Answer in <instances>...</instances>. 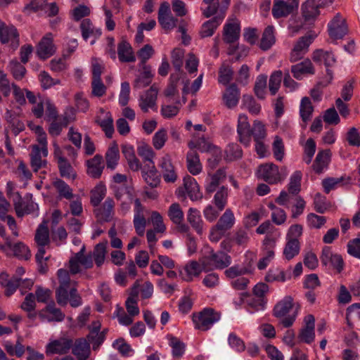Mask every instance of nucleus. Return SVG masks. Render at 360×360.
<instances>
[{
  "label": "nucleus",
  "mask_w": 360,
  "mask_h": 360,
  "mask_svg": "<svg viewBox=\"0 0 360 360\" xmlns=\"http://www.w3.org/2000/svg\"><path fill=\"white\" fill-rule=\"evenodd\" d=\"M300 309V304L295 303L291 296L287 295L275 304L273 315L276 318L283 319L281 324L285 328H289L295 322Z\"/></svg>",
  "instance_id": "1"
},
{
  "label": "nucleus",
  "mask_w": 360,
  "mask_h": 360,
  "mask_svg": "<svg viewBox=\"0 0 360 360\" xmlns=\"http://www.w3.org/2000/svg\"><path fill=\"white\" fill-rule=\"evenodd\" d=\"M199 262L204 271L224 269L231 264V257L224 251L215 252L211 247H206Z\"/></svg>",
  "instance_id": "2"
},
{
  "label": "nucleus",
  "mask_w": 360,
  "mask_h": 360,
  "mask_svg": "<svg viewBox=\"0 0 360 360\" xmlns=\"http://www.w3.org/2000/svg\"><path fill=\"white\" fill-rule=\"evenodd\" d=\"M257 178L269 184H276L283 181L286 176V169L279 168L274 163H266L258 167L257 171Z\"/></svg>",
  "instance_id": "3"
},
{
  "label": "nucleus",
  "mask_w": 360,
  "mask_h": 360,
  "mask_svg": "<svg viewBox=\"0 0 360 360\" xmlns=\"http://www.w3.org/2000/svg\"><path fill=\"white\" fill-rule=\"evenodd\" d=\"M221 319V313L212 308H205L199 313L193 314L192 321L195 329L207 331Z\"/></svg>",
  "instance_id": "4"
},
{
  "label": "nucleus",
  "mask_w": 360,
  "mask_h": 360,
  "mask_svg": "<svg viewBox=\"0 0 360 360\" xmlns=\"http://www.w3.org/2000/svg\"><path fill=\"white\" fill-rule=\"evenodd\" d=\"M316 37V34L313 32H309L304 36L300 37L291 50L289 58L290 61L295 63L303 58L304 55L309 51V46Z\"/></svg>",
  "instance_id": "5"
},
{
  "label": "nucleus",
  "mask_w": 360,
  "mask_h": 360,
  "mask_svg": "<svg viewBox=\"0 0 360 360\" xmlns=\"http://www.w3.org/2000/svg\"><path fill=\"white\" fill-rule=\"evenodd\" d=\"M101 324L99 321H94L89 326V333L85 338L87 342L92 345L94 351L98 350L104 342L106 335L108 332V328H104L101 331Z\"/></svg>",
  "instance_id": "6"
},
{
  "label": "nucleus",
  "mask_w": 360,
  "mask_h": 360,
  "mask_svg": "<svg viewBox=\"0 0 360 360\" xmlns=\"http://www.w3.org/2000/svg\"><path fill=\"white\" fill-rule=\"evenodd\" d=\"M84 252L85 245H83L80 250L70 258L69 261V268L72 274H76L80 272V264L85 269H90L93 266L91 255H85Z\"/></svg>",
  "instance_id": "7"
},
{
  "label": "nucleus",
  "mask_w": 360,
  "mask_h": 360,
  "mask_svg": "<svg viewBox=\"0 0 360 360\" xmlns=\"http://www.w3.org/2000/svg\"><path fill=\"white\" fill-rule=\"evenodd\" d=\"M0 41L2 44H8L14 51L19 46V34L13 25L0 22Z\"/></svg>",
  "instance_id": "8"
},
{
  "label": "nucleus",
  "mask_w": 360,
  "mask_h": 360,
  "mask_svg": "<svg viewBox=\"0 0 360 360\" xmlns=\"http://www.w3.org/2000/svg\"><path fill=\"white\" fill-rule=\"evenodd\" d=\"M240 34V21L236 18H229L223 28V41L229 44L236 42Z\"/></svg>",
  "instance_id": "9"
},
{
  "label": "nucleus",
  "mask_w": 360,
  "mask_h": 360,
  "mask_svg": "<svg viewBox=\"0 0 360 360\" xmlns=\"http://www.w3.org/2000/svg\"><path fill=\"white\" fill-rule=\"evenodd\" d=\"M38 315L42 321L48 322H61L65 318V314L60 309L56 307L53 300H51L44 308L41 309Z\"/></svg>",
  "instance_id": "10"
},
{
  "label": "nucleus",
  "mask_w": 360,
  "mask_h": 360,
  "mask_svg": "<svg viewBox=\"0 0 360 360\" xmlns=\"http://www.w3.org/2000/svg\"><path fill=\"white\" fill-rule=\"evenodd\" d=\"M312 59L314 62L324 63L325 66L327 68V84H329L333 78V71L328 68L333 66L336 62L334 54L330 51H325L322 49H317L314 51Z\"/></svg>",
  "instance_id": "11"
},
{
  "label": "nucleus",
  "mask_w": 360,
  "mask_h": 360,
  "mask_svg": "<svg viewBox=\"0 0 360 360\" xmlns=\"http://www.w3.org/2000/svg\"><path fill=\"white\" fill-rule=\"evenodd\" d=\"M72 346V340L68 338H60L48 343L46 346V353L50 354H67Z\"/></svg>",
  "instance_id": "12"
},
{
  "label": "nucleus",
  "mask_w": 360,
  "mask_h": 360,
  "mask_svg": "<svg viewBox=\"0 0 360 360\" xmlns=\"http://www.w3.org/2000/svg\"><path fill=\"white\" fill-rule=\"evenodd\" d=\"M158 19L160 25L165 30H172L177 22V18L174 17L171 13L169 4L166 1L160 4Z\"/></svg>",
  "instance_id": "13"
},
{
  "label": "nucleus",
  "mask_w": 360,
  "mask_h": 360,
  "mask_svg": "<svg viewBox=\"0 0 360 360\" xmlns=\"http://www.w3.org/2000/svg\"><path fill=\"white\" fill-rule=\"evenodd\" d=\"M226 178V168L221 167L214 173H208L205 180V190L207 194H211L219 189V185Z\"/></svg>",
  "instance_id": "14"
},
{
  "label": "nucleus",
  "mask_w": 360,
  "mask_h": 360,
  "mask_svg": "<svg viewBox=\"0 0 360 360\" xmlns=\"http://www.w3.org/2000/svg\"><path fill=\"white\" fill-rule=\"evenodd\" d=\"M321 262L324 266H329L340 273L344 269V261L341 255L333 254L330 248L325 247L321 255Z\"/></svg>",
  "instance_id": "15"
},
{
  "label": "nucleus",
  "mask_w": 360,
  "mask_h": 360,
  "mask_svg": "<svg viewBox=\"0 0 360 360\" xmlns=\"http://www.w3.org/2000/svg\"><path fill=\"white\" fill-rule=\"evenodd\" d=\"M158 92V89L153 84L148 90L141 95L139 99V105L143 112H148L150 108L157 111Z\"/></svg>",
  "instance_id": "16"
},
{
  "label": "nucleus",
  "mask_w": 360,
  "mask_h": 360,
  "mask_svg": "<svg viewBox=\"0 0 360 360\" xmlns=\"http://www.w3.org/2000/svg\"><path fill=\"white\" fill-rule=\"evenodd\" d=\"M299 6L297 0H292L291 3H287L283 0H274L272 7V15L278 19L287 17L292 13Z\"/></svg>",
  "instance_id": "17"
},
{
  "label": "nucleus",
  "mask_w": 360,
  "mask_h": 360,
  "mask_svg": "<svg viewBox=\"0 0 360 360\" xmlns=\"http://www.w3.org/2000/svg\"><path fill=\"white\" fill-rule=\"evenodd\" d=\"M250 124L247 115L240 114L238 119L237 133L239 141L245 146H248L251 140Z\"/></svg>",
  "instance_id": "18"
},
{
  "label": "nucleus",
  "mask_w": 360,
  "mask_h": 360,
  "mask_svg": "<svg viewBox=\"0 0 360 360\" xmlns=\"http://www.w3.org/2000/svg\"><path fill=\"white\" fill-rule=\"evenodd\" d=\"M126 197L125 199L127 201H123L121 203L120 212L122 214L124 215L131 207V204L134 200V189L130 186H124L118 188L115 192V198L118 200H122L123 197Z\"/></svg>",
  "instance_id": "19"
},
{
  "label": "nucleus",
  "mask_w": 360,
  "mask_h": 360,
  "mask_svg": "<svg viewBox=\"0 0 360 360\" xmlns=\"http://www.w3.org/2000/svg\"><path fill=\"white\" fill-rule=\"evenodd\" d=\"M159 167L166 182L174 183L176 180L177 174L169 154H165L160 159Z\"/></svg>",
  "instance_id": "20"
},
{
  "label": "nucleus",
  "mask_w": 360,
  "mask_h": 360,
  "mask_svg": "<svg viewBox=\"0 0 360 360\" xmlns=\"http://www.w3.org/2000/svg\"><path fill=\"white\" fill-rule=\"evenodd\" d=\"M328 27L330 37L335 39H342L347 32L345 22L338 13L328 23Z\"/></svg>",
  "instance_id": "21"
},
{
  "label": "nucleus",
  "mask_w": 360,
  "mask_h": 360,
  "mask_svg": "<svg viewBox=\"0 0 360 360\" xmlns=\"http://www.w3.org/2000/svg\"><path fill=\"white\" fill-rule=\"evenodd\" d=\"M72 353L77 360H87L91 355V346L87 340L84 338H77L72 341Z\"/></svg>",
  "instance_id": "22"
},
{
  "label": "nucleus",
  "mask_w": 360,
  "mask_h": 360,
  "mask_svg": "<svg viewBox=\"0 0 360 360\" xmlns=\"http://www.w3.org/2000/svg\"><path fill=\"white\" fill-rule=\"evenodd\" d=\"M332 153L330 149L320 150L313 162L312 168L317 174L323 173L328 169L331 161Z\"/></svg>",
  "instance_id": "23"
},
{
  "label": "nucleus",
  "mask_w": 360,
  "mask_h": 360,
  "mask_svg": "<svg viewBox=\"0 0 360 360\" xmlns=\"http://www.w3.org/2000/svg\"><path fill=\"white\" fill-rule=\"evenodd\" d=\"M305 326L300 330L298 338L307 344H310L314 340L315 338V319L311 314H309L304 318Z\"/></svg>",
  "instance_id": "24"
},
{
  "label": "nucleus",
  "mask_w": 360,
  "mask_h": 360,
  "mask_svg": "<svg viewBox=\"0 0 360 360\" xmlns=\"http://www.w3.org/2000/svg\"><path fill=\"white\" fill-rule=\"evenodd\" d=\"M95 122L99 125L108 138H111L114 133L113 120L110 112L100 109L99 115L95 118Z\"/></svg>",
  "instance_id": "25"
},
{
  "label": "nucleus",
  "mask_w": 360,
  "mask_h": 360,
  "mask_svg": "<svg viewBox=\"0 0 360 360\" xmlns=\"http://www.w3.org/2000/svg\"><path fill=\"white\" fill-rule=\"evenodd\" d=\"M55 51L52 34L49 33L39 41L37 46V53L41 59L45 60L53 56Z\"/></svg>",
  "instance_id": "26"
},
{
  "label": "nucleus",
  "mask_w": 360,
  "mask_h": 360,
  "mask_svg": "<svg viewBox=\"0 0 360 360\" xmlns=\"http://www.w3.org/2000/svg\"><path fill=\"white\" fill-rule=\"evenodd\" d=\"M20 278L17 276L9 277L8 274L4 271L0 274V285L5 288L4 295L11 297L20 286Z\"/></svg>",
  "instance_id": "27"
},
{
  "label": "nucleus",
  "mask_w": 360,
  "mask_h": 360,
  "mask_svg": "<svg viewBox=\"0 0 360 360\" xmlns=\"http://www.w3.org/2000/svg\"><path fill=\"white\" fill-rule=\"evenodd\" d=\"M202 271L204 270L200 262L191 261L179 271V275L184 281L191 282L194 277L198 276Z\"/></svg>",
  "instance_id": "28"
},
{
  "label": "nucleus",
  "mask_w": 360,
  "mask_h": 360,
  "mask_svg": "<svg viewBox=\"0 0 360 360\" xmlns=\"http://www.w3.org/2000/svg\"><path fill=\"white\" fill-rule=\"evenodd\" d=\"M87 170L89 176L94 179H99L104 169V163L102 155H96L94 158L86 161Z\"/></svg>",
  "instance_id": "29"
},
{
  "label": "nucleus",
  "mask_w": 360,
  "mask_h": 360,
  "mask_svg": "<svg viewBox=\"0 0 360 360\" xmlns=\"http://www.w3.org/2000/svg\"><path fill=\"white\" fill-rule=\"evenodd\" d=\"M117 57L121 63H134L136 60L132 46L126 40L118 44Z\"/></svg>",
  "instance_id": "30"
},
{
  "label": "nucleus",
  "mask_w": 360,
  "mask_h": 360,
  "mask_svg": "<svg viewBox=\"0 0 360 360\" xmlns=\"http://www.w3.org/2000/svg\"><path fill=\"white\" fill-rule=\"evenodd\" d=\"M139 296V282L136 281L131 288L129 296L125 302V307L127 313L130 316H136L139 314V308L138 307L137 298Z\"/></svg>",
  "instance_id": "31"
},
{
  "label": "nucleus",
  "mask_w": 360,
  "mask_h": 360,
  "mask_svg": "<svg viewBox=\"0 0 360 360\" xmlns=\"http://www.w3.org/2000/svg\"><path fill=\"white\" fill-rule=\"evenodd\" d=\"M291 72L295 79L300 80L306 75H314L315 71L311 60L306 59L301 63L292 65Z\"/></svg>",
  "instance_id": "32"
},
{
  "label": "nucleus",
  "mask_w": 360,
  "mask_h": 360,
  "mask_svg": "<svg viewBox=\"0 0 360 360\" xmlns=\"http://www.w3.org/2000/svg\"><path fill=\"white\" fill-rule=\"evenodd\" d=\"M224 13H217L212 19L205 22L200 29V34L202 37H208L214 34L215 30L224 19Z\"/></svg>",
  "instance_id": "33"
},
{
  "label": "nucleus",
  "mask_w": 360,
  "mask_h": 360,
  "mask_svg": "<svg viewBox=\"0 0 360 360\" xmlns=\"http://www.w3.org/2000/svg\"><path fill=\"white\" fill-rule=\"evenodd\" d=\"M114 200L110 198H108L101 207L94 210L95 214L100 220L110 221L114 215Z\"/></svg>",
  "instance_id": "34"
},
{
  "label": "nucleus",
  "mask_w": 360,
  "mask_h": 360,
  "mask_svg": "<svg viewBox=\"0 0 360 360\" xmlns=\"http://www.w3.org/2000/svg\"><path fill=\"white\" fill-rule=\"evenodd\" d=\"M42 157H44L43 149H40L38 145H33L30 153V164L34 172L46 167L47 161L45 158L42 159Z\"/></svg>",
  "instance_id": "35"
},
{
  "label": "nucleus",
  "mask_w": 360,
  "mask_h": 360,
  "mask_svg": "<svg viewBox=\"0 0 360 360\" xmlns=\"http://www.w3.org/2000/svg\"><path fill=\"white\" fill-rule=\"evenodd\" d=\"M321 4L315 0H307L302 6V16L306 21L314 20L319 14Z\"/></svg>",
  "instance_id": "36"
},
{
  "label": "nucleus",
  "mask_w": 360,
  "mask_h": 360,
  "mask_svg": "<svg viewBox=\"0 0 360 360\" xmlns=\"http://www.w3.org/2000/svg\"><path fill=\"white\" fill-rule=\"evenodd\" d=\"M240 98V90L236 84H230L223 95V100L228 108H233L238 105Z\"/></svg>",
  "instance_id": "37"
},
{
  "label": "nucleus",
  "mask_w": 360,
  "mask_h": 360,
  "mask_svg": "<svg viewBox=\"0 0 360 360\" xmlns=\"http://www.w3.org/2000/svg\"><path fill=\"white\" fill-rule=\"evenodd\" d=\"M184 185L191 200L195 201L202 198V195L200 191V187L193 177L186 175L184 178Z\"/></svg>",
  "instance_id": "38"
},
{
  "label": "nucleus",
  "mask_w": 360,
  "mask_h": 360,
  "mask_svg": "<svg viewBox=\"0 0 360 360\" xmlns=\"http://www.w3.org/2000/svg\"><path fill=\"white\" fill-rule=\"evenodd\" d=\"M7 248L11 249L15 257L20 259L28 260L31 257V252L29 248L23 243L18 242L12 244L9 238H6Z\"/></svg>",
  "instance_id": "39"
},
{
  "label": "nucleus",
  "mask_w": 360,
  "mask_h": 360,
  "mask_svg": "<svg viewBox=\"0 0 360 360\" xmlns=\"http://www.w3.org/2000/svg\"><path fill=\"white\" fill-rule=\"evenodd\" d=\"M142 176L150 186L156 187L158 186L159 179L154 162L144 165L142 169Z\"/></svg>",
  "instance_id": "40"
},
{
  "label": "nucleus",
  "mask_w": 360,
  "mask_h": 360,
  "mask_svg": "<svg viewBox=\"0 0 360 360\" xmlns=\"http://www.w3.org/2000/svg\"><path fill=\"white\" fill-rule=\"evenodd\" d=\"M275 43V28L273 25H268L262 33L259 46L262 51H268Z\"/></svg>",
  "instance_id": "41"
},
{
  "label": "nucleus",
  "mask_w": 360,
  "mask_h": 360,
  "mask_svg": "<svg viewBox=\"0 0 360 360\" xmlns=\"http://www.w3.org/2000/svg\"><path fill=\"white\" fill-rule=\"evenodd\" d=\"M186 164L188 172L193 175H197L202 172V165L198 153L193 150L188 152L186 155Z\"/></svg>",
  "instance_id": "42"
},
{
  "label": "nucleus",
  "mask_w": 360,
  "mask_h": 360,
  "mask_svg": "<svg viewBox=\"0 0 360 360\" xmlns=\"http://www.w3.org/2000/svg\"><path fill=\"white\" fill-rule=\"evenodd\" d=\"M52 185L58 193L59 198H64L68 200L73 198L74 194L72 189L63 180L56 178L52 181Z\"/></svg>",
  "instance_id": "43"
},
{
  "label": "nucleus",
  "mask_w": 360,
  "mask_h": 360,
  "mask_svg": "<svg viewBox=\"0 0 360 360\" xmlns=\"http://www.w3.org/2000/svg\"><path fill=\"white\" fill-rule=\"evenodd\" d=\"M215 192L212 202L219 211H222L228 202L229 188L226 186H221Z\"/></svg>",
  "instance_id": "44"
},
{
  "label": "nucleus",
  "mask_w": 360,
  "mask_h": 360,
  "mask_svg": "<svg viewBox=\"0 0 360 360\" xmlns=\"http://www.w3.org/2000/svg\"><path fill=\"white\" fill-rule=\"evenodd\" d=\"M235 224V217L231 209H226L224 214L220 217L216 226L221 231L225 232L231 229Z\"/></svg>",
  "instance_id": "45"
},
{
  "label": "nucleus",
  "mask_w": 360,
  "mask_h": 360,
  "mask_svg": "<svg viewBox=\"0 0 360 360\" xmlns=\"http://www.w3.org/2000/svg\"><path fill=\"white\" fill-rule=\"evenodd\" d=\"M187 220L198 234L202 233L203 221L200 211L195 208H190L188 212Z\"/></svg>",
  "instance_id": "46"
},
{
  "label": "nucleus",
  "mask_w": 360,
  "mask_h": 360,
  "mask_svg": "<svg viewBox=\"0 0 360 360\" xmlns=\"http://www.w3.org/2000/svg\"><path fill=\"white\" fill-rule=\"evenodd\" d=\"M300 240H286L283 250V255L285 259L290 261L297 256L300 252Z\"/></svg>",
  "instance_id": "47"
},
{
  "label": "nucleus",
  "mask_w": 360,
  "mask_h": 360,
  "mask_svg": "<svg viewBox=\"0 0 360 360\" xmlns=\"http://www.w3.org/2000/svg\"><path fill=\"white\" fill-rule=\"evenodd\" d=\"M313 112L314 107L309 98H302L300 106V115L304 124V127H306L307 123L311 120Z\"/></svg>",
  "instance_id": "48"
},
{
  "label": "nucleus",
  "mask_w": 360,
  "mask_h": 360,
  "mask_svg": "<svg viewBox=\"0 0 360 360\" xmlns=\"http://www.w3.org/2000/svg\"><path fill=\"white\" fill-rule=\"evenodd\" d=\"M58 167L61 177L72 180L77 177L76 172L65 158H60Z\"/></svg>",
  "instance_id": "49"
},
{
  "label": "nucleus",
  "mask_w": 360,
  "mask_h": 360,
  "mask_svg": "<svg viewBox=\"0 0 360 360\" xmlns=\"http://www.w3.org/2000/svg\"><path fill=\"white\" fill-rule=\"evenodd\" d=\"M120 151L116 143L109 147L105 153L106 165L108 169H114L118 164Z\"/></svg>",
  "instance_id": "50"
},
{
  "label": "nucleus",
  "mask_w": 360,
  "mask_h": 360,
  "mask_svg": "<svg viewBox=\"0 0 360 360\" xmlns=\"http://www.w3.org/2000/svg\"><path fill=\"white\" fill-rule=\"evenodd\" d=\"M69 118L65 115L57 120L51 121L48 131L50 135L53 136H58L60 134L63 128L66 127L69 124Z\"/></svg>",
  "instance_id": "51"
},
{
  "label": "nucleus",
  "mask_w": 360,
  "mask_h": 360,
  "mask_svg": "<svg viewBox=\"0 0 360 360\" xmlns=\"http://www.w3.org/2000/svg\"><path fill=\"white\" fill-rule=\"evenodd\" d=\"M80 28L83 39L86 41L90 36L98 37L101 35L100 29H95L89 19H84L81 24Z\"/></svg>",
  "instance_id": "52"
},
{
  "label": "nucleus",
  "mask_w": 360,
  "mask_h": 360,
  "mask_svg": "<svg viewBox=\"0 0 360 360\" xmlns=\"http://www.w3.org/2000/svg\"><path fill=\"white\" fill-rule=\"evenodd\" d=\"M106 194V187L102 183L97 184L91 191V204L94 207L99 205Z\"/></svg>",
  "instance_id": "53"
},
{
  "label": "nucleus",
  "mask_w": 360,
  "mask_h": 360,
  "mask_svg": "<svg viewBox=\"0 0 360 360\" xmlns=\"http://www.w3.org/2000/svg\"><path fill=\"white\" fill-rule=\"evenodd\" d=\"M34 240L38 245H46L49 243V232L46 222H43L38 226Z\"/></svg>",
  "instance_id": "54"
},
{
  "label": "nucleus",
  "mask_w": 360,
  "mask_h": 360,
  "mask_svg": "<svg viewBox=\"0 0 360 360\" xmlns=\"http://www.w3.org/2000/svg\"><path fill=\"white\" fill-rule=\"evenodd\" d=\"M143 72L136 79L134 82L135 88H143L148 86L152 81L153 74L150 71V67L148 65L142 66Z\"/></svg>",
  "instance_id": "55"
},
{
  "label": "nucleus",
  "mask_w": 360,
  "mask_h": 360,
  "mask_svg": "<svg viewBox=\"0 0 360 360\" xmlns=\"http://www.w3.org/2000/svg\"><path fill=\"white\" fill-rule=\"evenodd\" d=\"M281 236V233L273 232L269 233L268 236H265L262 241V250L264 252H274V248L277 240Z\"/></svg>",
  "instance_id": "56"
},
{
  "label": "nucleus",
  "mask_w": 360,
  "mask_h": 360,
  "mask_svg": "<svg viewBox=\"0 0 360 360\" xmlns=\"http://www.w3.org/2000/svg\"><path fill=\"white\" fill-rule=\"evenodd\" d=\"M168 216L175 224H180L184 220V212L178 203H173L168 210Z\"/></svg>",
  "instance_id": "57"
},
{
  "label": "nucleus",
  "mask_w": 360,
  "mask_h": 360,
  "mask_svg": "<svg viewBox=\"0 0 360 360\" xmlns=\"http://www.w3.org/2000/svg\"><path fill=\"white\" fill-rule=\"evenodd\" d=\"M233 75V68L230 65L224 63L219 70L218 81L220 84L227 85L231 81Z\"/></svg>",
  "instance_id": "58"
},
{
  "label": "nucleus",
  "mask_w": 360,
  "mask_h": 360,
  "mask_svg": "<svg viewBox=\"0 0 360 360\" xmlns=\"http://www.w3.org/2000/svg\"><path fill=\"white\" fill-rule=\"evenodd\" d=\"M107 241L97 244L94 250L93 255L97 266H101L105 258Z\"/></svg>",
  "instance_id": "59"
},
{
  "label": "nucleus",
  "mask_w": 360,
  "mask_h": 360,
  "mask_svg": "<svg viewBox=\"0 0 360 360\" xmlns=\"http://www.w3.org/2000/svg\"><path fill=\"white\" fill-rule=\"evenodd\" d=\"M242 105L253 115L259 114L261 110V105L250 95H243Z\"/></svg>",
  "instance_id": "60"
},
{
  "label": "nucleus",
  "mask_w": 360,
  "mask_h": 360,
  "mask_svg": "<svg viewBox=\"0 0 360 360\" xmlns=\"http://www.w3.org/2000/svg\"><path fill=\"white\" fill-rule=\"evenodd\" d=\"M283 78L281 70H276L272 72L269 82V89L271 95H275L278 91Z\"/></svg>",
  "instance_id": "61"
},
{
  "label": "nucleus",
  "mask_w": 360,
  "mask_h": 360,
  "mask_svg": "<svg viewBox=\"0 0 360 360\" xmlns=\"http://www.w3.org/2000/svg\"><path fill=\"white\" fill-rule=\"evenodd\" d=\"M302 172L295 171L290 176L288 184V191L290 193L297 195L301 189Z\"/></svg>",
  "instance_id": "62"
},
{
  "label": "nucleus",
  "mask_w": 360,
  "mask_h": 360,
  "mask_svg": "<svg viewBox=\"0 0 360 360\" xmlns=\"http://www.w3.org/2000/svg\"><path fill=\"white\" fill-rule=\"evenodd\" d=\"M169 344L172 349V355L174 357H181L185 351V345L179 338L174 336H169Z\"/></svg>",
  "instance_id": "63"
},
{
  "label": "nucleus",
  "mask_w": 360,
  "mask_h": 360,
  "mask_svg": "<svg viewBox=\"0 0 360 360\" xmlns=\"http://www.w3.org/2000/svg\"><path fill=\"white\" fill-rule=\"evenodd\" d=\"M316 148V146L314 140L311 138L308 139L304 146L303 160L306 164L309 165L311 162Z\"/></svg>",
  "instance_id": "64"
}]
</instances>
